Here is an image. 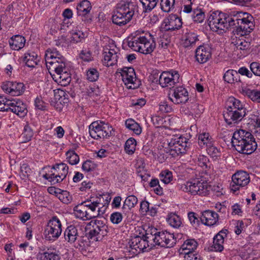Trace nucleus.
Here are the masks:
<instances>
[{
  "label": "nucleus",
  "instance_id": "nucleus-1",
  "mask_svg": "<svg viewBox=\"0 0 260 260\" xmlns=\"http://www.w3.org/2000/svg\"><path fill=\"white\" fill-rule=\"evenodd\" d=\"M232 144L238 152L246 154H251L257 147L252 134L243 129H239L234 133Z\"/></svg>",
  "mask_w": 260,
  "mask_h": 260
},
{
  "label": "nucleus",
  "instance_id": "nucleus-2",
  "mask_svg": "<svg viewBox=\"0 0 260 260\" xmlns=\"http://www.w3.org/2000/svg\"><path fill=\"white\" fill-rule=\"evenodd\" d=\"M143 34L140 31L131 34V49L144 54H150L156 47L155 39L150 33Z\"/></svg>",
  "mask_w": 260,
  "mask_h": 260
},
{
  "label": "nucleus",
  "instance_id": "nucleus-3",
  "mask_svg": "<svg viewBox=\"0 0 260 260\" xmlns=\"http://www.w3.org/2000/svg\"><path fill=\"white\" fill-rule=\"evenodd\" d=\"M253 17L247 13L238 12L233 15V32L234 35L243 37L248 35L253 29L254 25L251 21Z\"/></svg>",
  "mask_w": 260,
  "mask_h": 260
},
{
  "label": "nucleus",
  "instance_id": "nucleus-4",
  "mask_svg": "<svg viewBox=\"0 0 260 260\" xmlns=\"http://www.w3.org/2000/svg\"><path fill=\"white\" fill-rule=\"evenodd\" d=\"M233 15L229 16L221 12H213L209 17L208 23L210 28L213 31H217L218 29H228L233 26Z\"/></svg>",
  "mask_w": 260,
  "mask_h": 260
},
{
  "label": "nucleus",
  "instance_id": "nucleus-5",
  "mask_svg": "<svg viewBox=\"0 0 260 260\" xmlns=\"http://www.w3.org/2000/svg\"><path fill=\"white\" fill-rule=\"evenodd\" d=\"M90 136L93 139H108L114 135L113 128L108 123L102 121H95L89 126Z\"/></svg>",
  "mask_w": 260,
  "mask_h": 260
},
{
  "label": "nucleus",
  "instance_id": "nucleus-6",
  "mask_svg": "<svg viewBox=\"0 0 260 260\" xmlns=\"http://www.w3.org/2000/svg\"><path fill=\"white\" fill-rule=\"evenodd\" d=\"M155 236L150 235L147 237V241L150 242V247H152L156 245L161 247L171 248L172 247L176 242V239L174 235L167 231L159 232Z\"/></svg>",
  "mask_w": 260,
  "mask_h": 260
},
{
  "label": "nucleus",
  "instance_id": "nucleus-7",
  "mask_svg": "<svg viewBox=\"0 0 260 260\" xmlns=\"http://www.w3.org/2000/svg\"><path fill=\"white\" fill-rule=\"evenodd\" d=\"M130 3L127 1H121L116 6L112 17V22L117 25L122 26L126 24L130 20V17H126L130 13Z\"/></svg>",
  "mask_w": 260,
  "mask_h": 260
},
{
  "label": "nucleus",
  "instance_id": "nucleus-8",
  "mask_svg": "<svg viewBox=\"0 0 260 260\" xmlns=\"http://www.w3.org/2000/svg\"><path fill=\"white\" fill-rule=\"evenodd\" d=\"M62 224L56 216H53L48 221L45 231V238L49 241H55L59 238L62 232Z\"/></svg>",
  "mask_w": 260,
  "mask_h": 260
},
{
  "label": "nucleus",
  "instance_id": "nucleus-9",
  "mask_svg": "<svg viewBox=\"0 0 260 260\" xmlns=\"http://www.w3.org/2000/svg\"><path fill=\"white\" fill-rule=\"evenodd\" d=\"M65 58L56 49H48L45 53L46 67L49 72L57 66H60L61 63H66Z\"/></svg>",
  "mask_w": 260,
  "mask_h": 260
},
{
  "label": "nucleus",
  "instance_id": "nucleus-10",
  "mask_svg": "<svg viewBox=\"0 0 260 260\" xmlns=\"http://www.w3.org/2000/svg\"><path fill=\"white\" fill-rule=\"evenodd\" d=\"M232 179L230 187L231 190L234 193L237 191L242 190L250 182L249 174L243 171H237L232 176Z\"/></svg>",
  "mask_w": 260,
  "mask_h": 260
},
{
  "label": "nucleus",
  "instance_id": "nucleus-11",
  "mask_svg": "<svg viewBox=\"0 0 260 260\" xmlns=\"http://www.w3.org/2000/svg\"><path fill=\"white\" fill-rule=\"evenodd\" d=\"M187 143V139L185 137H180L177 139H172L169 143V148L166 152L173 157L185 153L186 151Z\"/></svg>",
  "mask_w": 260,
  "mask_h": 260
},
{
  "label": "nucleus",
  "instance_id": "nucleus-12",
  "mask_svg": "<svg viewBox=\"0 0 260 260\" xmlns=\"http://www.w3.org/2000/svg\"><path fill=\"white\" fill-rule=\"evenodd\" d=\"M142 237L137 234L131 233V254L137 255L150 246V242H148L146 238L143 239Z\"/></svg>",
  "mask_w": 260,
  "mask_h": 260
},
{
  "label": "nucleus",
  "instance_id": "nucleus-13",
  "mask_svg": "<svg viewBox=\"0 0 260 260\" xmlns=\"http://www.w3.org/2000/svg\"><path fill=\"white\" fill-rule=\"evenodd\" d=\"M231 107H227L226 110L223 112V117L226 123L231 125L240 121L245 116L246 110H233Z\"/></svg>",
  "mask_w": 260,
  "mask_h": 260
},
{
  "label": "nucleus",
  "instance_id": "nucleus-14",
  "mask_svg": "<svg viewBox=\"0 0 260 260\" xmlns=\"http://www.w3.org/2000/svg\"><path fill=\"white\" fill-rule=\"evenodd\" d=\"M181 26V19L176 15L170 14L164 20L161 28L165 31H173L178 29Z\"/></svg>",
  "mask_w": 260,
  "mask_h": 260
},
{
  "label": "nucleus",
  "instance_id": "nucleus-15",
  "mask_svg": "<svg viewBox=\"0 0 260 260\" xmlns=\"http://www.w3.org/2000/svg\"><path fill=\"white\" fill-rule=\"evenodd\" d=\"M101 199L96 198L95 200L91 198L82 202L86 209H88L87 211L89 214V215L91 219L98 217L100 214H104V211L101 210L102 208H98V210L96 211V208L99 207Z\"/></svg>",
  "mask_w": 260,
  "mask_h": 260
},
{
  "label": "nucleus",
  "instance_id": "nucleus-16",
  "mask_svg": "<svg viewBox=\"0 0 260 260\" xmlns=\"http://www.w3.org/2000/svg\"><path fill=\"white\" fill-rule=\"evenodd\" d=\"M119 50L117 48H106L103 52L104 59L103 60L104 65L107 67L113 66L117 62L118 58Z\"/></svg>",
  "mask_w": 260,
  "mask_h": 260
},
{
  "label": "nucleus",
  "instance_id": "nucleus-17",
  "mask_svg": "<svg viewBox=\"0 0 260 260\" xmlns=\"http://www.w3.org/2000/svg\"><path fill=\"white\" fill-rule=\"evenodd\" d=\"M52 169L54 170L52 175L53 177L56 179V183L61 182L65 179L69 172L68 166L63 162L55 164L52 167Z\"/></svg>",
  "mask_w": 260,
  "mask_h": 260
},
{
  "label": "nucleus",
  "instance_id": "nucleus-18",
  "mask_svg": "<svg viewBox=\"0 0 260 260\" xmlns=\"http://www.w3.org/2000/svg\"><path fill=\"white\" fill-rule=\"evenodd\" d=\"M172 97H169L170 100L176 104L185 103L188 100V92L182 87H178L174 90Z\"/></svg>",
  "mask_w": 260,
  "mask_h": 260
},
{
  "label": "nucleus",
  "instance_id": "nucleus-19",
  "mask_svg": "<svg viewBox=\"0 0 260 260\" xmlns=\"http://www.w3.org/2000/svg\"><path fill=\"white\" fill-rule=\"evenodd\" d=\"M203 223L207 225H213L218 220V215L216 212L211 210H206L202 213L200 217Z\"/></svg>",
  "mask_w": 260,
  "mask_h": 260
},
{
  "label": "nucleus",
  "instance_id": "nucleus-20",
  "mask_svg": "<svg viewBox=\"0 0 260 260\" xmlns=\"http://www.w3.org/2000/svg\"><path fill=\"white\" fill-rule=\"evenodd\" d=\"M12 106H10L9 110L20 117H24L27 113L26 105L20 100H12Z\"/></svg>",
  "mask_w": 260,
  "mask_h": 260
},
{
  "label": "nucleus",
  "instance_id": "nucleus-21",
  "mask_svg": "<svg viewBox=\"0 0 260 260\" xmlns=\"http://www.w3.org/2000/svg\"><path fill=\"white\" fill-rule=\"evenodd\" d=\"M190 193L192 194L205 196L207 194V184L204 182H201L198 180H196L193 182H190Z\"/></svg>",
  "mask_w": 260,
  "mask_h": 260
},
{
  "label": "nucleus",
  "instance_id": "nucleus-22",
  "mask_svg": "<svg viewBox=\"0 0 260 260\" xmlns=\"http://www.w3.org/2000/svg\"><path fill=\"white\" fill-rule=\"evenodd\" d=\"M211 53L210 49L208 47L200 45L196 51V57L197 60L200 63L207 62L211 57Z\"/></svg>",
  "mask_w": 260,
  "mask_h": 260
},
{
  "label": "nucleus",
  "instance_id": "nucleus-23",
  "mask_svg": "<svg viewBox=\"0 0 260 260\" xmlns=\"http://www.w3.org/2000/svg\"><path fill=\"white\" fill-rule=\"evenodd\" d=\"M198 246L197 242L193 239L186 240L179 249L180 256L186 255L188 252H194Z\"/></svg>",
  "mask_w": 260,
  "mask_h": 260
},
{
  "label": "nucleus",
  "instance_id": "nucleus-24",
  "mask_svg": "<svg viewBox=\"0 0 260 260\" xmlns=\"http://www.w3.org/2000/svg\"><path fill=\"white\" fill-rule=\"evenodd\" d=\"M73 211L75 216L83 220L90 219L89 213L87 211L85 206L82 202L80 204L75 206L73 208Z\"/></svg>",
  "mask_w": 260,
  "mask_h": 260
},
{
  "label": "nucleus",
  "instance_id": "nucleus-25",
  "mask_svg": "<svg viewBox=\"0 0 260 260\" xmlns=\"http://www.w3.org/2000/svg\"><path fill=\"white\" fill-rule=\"evenodd\" d=\"M78 236V229L73 225L68 226L64 232L65 240L71 243L75 242Z\"/></svg>",
  "mask_w": 260,
  "mask_h": 260
},
{
  "label": "nucleus",
  "instance_id": "nucleus-26",
  "mask_svg": "<svg viewBox=\"0 0 260 260\" xmlns=\"http://www.w3.org/2000/svg\"><path fill=\"white\" fill-rule=\"evenodd\" d=\"M23 61L28 67L34 68L39 61V56L35 52L28 51L24 54Z\"/></svg>",
  "mask_w": 260,
  "mask_h": 260
},
{
  "label": "nucleus",
  "instance_id": "nucleus-27",
  "mask_svg": "<svg viewBox=\"0 0 260 260\" xmlns=\"http://www.w3.org/2000/svg\"><path fill=\"white\" fill-rule=\"evenodd\" d=\"M140 216L133 214L131 216V226L134 225V229L131 230L132 233L137 234L138 235H142L143 237L144 229L142 227V222L140 221Z\"/></svg>",
  "mask_w": 260,
  "mask_h": 260
},
{
  "label": "nucleus",
  "instance_id": "nucleus-28",
  "mask_svg": "<svg viewBox=\"0 0 260 260\" xmlns=\"http://www.w3.org/2000/svg\"><path fill=\"white\" fill-rule=\"evenodd\" d=\"M25 39L20 35L12 37L9 41V45L12 49L19 50L22 48L25 45Z\"/></svg>",
  "mask_w": 260,
  "mask_h": 260
},
{
  "label": "nucleus",
  "instance_id": "nucleus-29",
  "mask_svg": "<svg viewBox=\"0 0 260 260\" xmlns=\"http://www.w3.org/2000/svg\"><path fill=\"white\" fill-rule=\"evenodd\" d=\"M88 225L95 229L99 232V234L102 236H105L107 234L108 227L102 220H92Z\"/></svg>",
  "mask_w": 260,
  "mask_h": 260
},
{
  "label": "nucleus",
  "instance_id": "nucleus-30",
  "mask_svg": "<svg viewBox=\"0 0 260 260\" xmlns=\"http://www.w3.org/2000/svg\"><path fill=\"white\" fill-rule=\"evenodd\" d=\"M91 5L89 1L83 0L77 6V14L79 16H85L90 12Z\"/></svg>",
  "mask_w": 260,
  "mask_h": 260
},
{
  "label": "nucleus",
  "instance_id": "nucleus-31",
  "mask_svg": "<svg viewBox=\"0 0 260 260\" xmlns=\"http://www.w3.org/2000/svg\"><path fill=\"white\" fill-rule=\"evenodd\" d=\"M58 74H53L52 77L53 80L61 86H66L69 84L71 81V75L69 72H67L64 74H61L59 76Z\"/></svg>",
  "mask_w": 260,
  "mask_h": 260
},
{
  "label": "nucleus",
  "instance_id": "nucleus-32",
  "mask_svg": "<svg viewBox=\"0 0 260 260\" xmlns=\"http://www.w3.org/2000/svg\"><path fill=\"white\" fill-rule=\"evenodd\" d=\"M53 250L54 248H48L47 251L40 253V260H60L59 252L56 250L53 251Z\"/></svg>",
  "mask_w": 260,
  "mask_h": 260
},
{
  "label": "nucleus",
  "instance_id": "nucleus-33",
  "mask_svg": "<svg viewBox=\"0 0 260 260\" xmlns=\"http://www.w3.org/2000/svg\"><path fill=\"white\" fill-rule=\"evenodd\" d=\"M222 234H225V233L220 232L218 233L213 238V244L212 247L216 251L221 252L223 249V243L224 242V237Z\"/></svg>",
  "mask_w": 260,
  "mask_h": 260
},
{
  "label": "nucleus",
  "instance_id": "nucleus-34",
  "mask_svg": "<svg viewBox=\"0 0 260 260\" xmlns=\"http://www.w3.org/2000/svg\"><path fill=\"white\" fill-rule=\"evenodd\" d=\"M171 76H172L171 73L167 72H164L159 75V84L161 87H173V83H172Z\"/></svg>",
  "mask_w": 260,
  "mask_h": 260
},
{
  "label": "nucleus",
  "instance_id": "nucleus-35",
  "mask_svg": "<svg viewBox=\"0 0 260 260\" xmlns=\"http://www.w3.org/2000/svg\"><path fill=\"white\" fill-rule=\"evenodd\" d=\"M242 93L247 95L252 101L260 103V91L256 90H251L248 88L242 89Z\"/></svg>",
  "mask_w": 260,
  "mask_h": 260
},
{
  "label": "nucleus",
  "instance_id": "nucleus-36",
  "mask_svg": "<svg viewBox=\"0 0 260 260\" xmlns=\"http://www.w3.org/2000/svg\"><path fill=\"white\" fill-rule=\"evenodd\" d=\"M34 135L33 130L30 125L26 123L24 127L23 133L21 135V138L22 143H26L29 141Z\"/></svg>",
  "mask_w": 260,
  "mask_h": 260
},
{
  "label": "nucleus",
  "instance_id": "nucleus-37",
  "mask_svg": "<svg viewBox=\"0 0 260 260\" xmlns=\"http://www.w3.org/2000/svg\"><path fill=\"white\" fill-rule=\"evenodd\" d=\"M226 105L228 107L230 106L231 107V109H233V110H246V109L244 108L241 101L234 97H230L229 98Z\"/></svg>",
  "mask_w": 260,
  "mask_h": 260
},
{
  "label": "nucleus",
  "instance_id": "nucleus-38",
  "mask_svg": "<svg viewBox=\"0 0 260 260\" xmlns=\"http://www.w3.org/2000/svg\"><path fill=\"white\" fill-rule=\"evenodd\" d=\"M130 68L124 67L118 69L121 74L122 80L127 89H130V75H129V69Z\"/></svg>",
  "mask_w": 260,
  "mask_h": 260
},
{
  "label": "nucleus",
  "instance_id": "nucleus-39",
  "mask_svg": "<svg viewBox=\"0 0 260 260\" xmlns=\"http://www.w3.org/2000/svg\"><path fill=\"white\" fill-rule=\"evenodd\" d=\"M11 95L18 96L22 94L25 90V86L23 83L13 82Z\"/></svg>",
  "mask_w": 260,
  "mask_h": 260
},
{
  "label": "nucleus",
  "instance_id": "nucleus-40",
  "mask_svg": "<svg viewBox=\"0 0 260 260\" xmlns=\"http://www.w3.org/2000/svg\"><path fill=\"white\" fill-rule=\"evenodd\" d=\"M167 221L171 226L175 228L180 227L182 223L180 217L176 214L173 213H171L168 215Z\"/></svg>",
  "mask_w": 260,
  "mask_h": 260
},
{
  "label": "nucleus",
  "instance_id": "nucleus-41",
  "mask_svg": "<svg viewBox=\"0 0 260 260\" xmlns=\"http://www.w3.org/2000/svg\"><path fill=\"white\" fill-rule=\"evenodd\" d=\"M135 167L138 175L140 176L142 180H145V178H144L145 176L144 174H145V172L144 170V163L143 160L141 158L136 160Z\"/></svg>",
  "mask_w": 260,
  "mask_h": 260
},
{
  "label": "nucleus",
  "instance_id": "nucleus-42",
  "mask_svg": "<svg viewBox=\"0 0 260 260\" xmlns=\"http://www.w3.org/2000/svg\"><path fill=\"white\" fill-rule=\"evenodd\" d=\"M67 159L72 165H76L79 161V156L74 150H69L66 152Z\"/></svg>",
  "mask_w": 260,
  "mask_h": 260
},
{
  "label": "nucleus",
  "instance_id": "nucleus-43",
  "mask_svg": "<svg viewBox=\"0 0 260 260\" xmlns=\"http://www.w3.org/2000/svg\"><path fill=\"white\" fill-rule=\"evenodd\" d=\"M131 70H132L131 72L132 73L131 75V89H135L140 87L141 85V81L138 77L137 76L134 69L131 68Z\"/></svg>",
  "mask_w": 260,
  "mask_h": 260
},
{
  "label": "nucleus",
  "instance_id": "nucleus-44",
  "mask_svg": "<svg viewBox=\"0 0 260 260\" xmlns=\"http://www.w3.org/2000/svg\"><path fill=\"white\" fill-rule=\"evenodd\" d=\"M159 177L160 180L165 184H168L172 180V173L168 170L162 171L159 174Z\"/></svg>",
  "mask_w": 260,
  "mask_h": 260
},
{
  "label": "nucleus",
  "instance_id": "nucleus-45",
  "mask_svg": "<svg viewBox=\"0 0 260 260\" xmlns=\"http://www.w3.org/2000/svg\"><path fill=\"white\" fill-rule=\"evenodd\" d=\"M87 79L90 82H94L99 77L98 71L94 68H90L86 72Z\"/></svg>",
  "mask_w": 260,
  "mask_h": 260
},
{
  "label": "nucleus",
  "instance_id": "nucleus-46",
  "mask_svg": "<svg viewBox=\"0 0 260 260\" xmlns=\"http://www.w3.org/2000/svg\"><path fill=\"white\" fill-rule=\"evenodd\" d=\"M12 103V100L0 96V111H9Z\"/></svg>",
  "mask_w": 260,
  "mask_h": 260
},
{
  "label": "nucleus",
  "instance_id": "nucleus-47",
  "mask_svg": "<svg viewBox=\"0 0 260 260\" xmlns=\"http://www.w3.org/2000/svg\"><path fill=\"white\" fill-rule=\"evenodd\" d=\"M175 0H161L160 5L161 10L165 12H169L173 8Z\"/></svg>",
  "mask_w": 260,
  "mask_h": 260
},
{
  "label": "nucleus",
  "instance_id": "nucleus-48",
  "mask_svg": "<svg viewBox=\"0 0 260 260\" xmlns=\"http://www.w3.org/2000/svg\"><path fill=\"white\" fill-rule=\"evenodd\" d=\"M59 200L64 204H69L72 200V197L70 196L69 192L66 190H61L57 194Z\"/></svg>",
  "mask_w": 260,
  "mask_h": 260
},
{
  "label": "nucleus",
  "instance_id": "nucleus-49",
  "mask_svg": "<svg viewBox=\"0 0 260 260\" xmlns=\"http://www.w3.org/2000/svg\"><path fill=\"white\" fill-rule=\"evenodd\" d=\"M238 76V73L237 71L233 70H229L227 71L224 76V80L229 83H234V77L235 76Z\"/></svg>",
  "mask_w": 260,
  "mask_h": 260
},
{
  "label": "nucleus",
  "instance_id": "nucleus-50",
  "mask_svg": "<svg viewBox=\"0 0 260 260\" xmlns=\"http://www.w3.org/2000/svg\"><path fill=\"white\" fill-rule=\"evenodd\" d=\"M198 36L192 32H188L187 35L186 39L185 40V44L186 46H188L189 45H192L194 44L198 40Z\"/></svg>",
  "mask_w": 260,
  "mask_h": 260
},
{
  "label": "nucleus",
  "instance_id": "nucleus-51",
  "mask_svg": "<svg viewBox=\"0 0 260 260\" xmlns=\"http://www.w3.org/2000/svg\"><path fill=\"white\" fill-rule=\"evenodd\" d=\"M210 136L208 133H203L199 136V144L201 146L206 145V147L208 145L212 143L211 139L209 138Z\"/></svg>",
  "mask_w": 260,
  "mask_h": 260
},
{
  "label": "nucleus",
  "instance_id": "nucleus-52",
  "mask_svg": "<svg viewBox=\"0 0 260 260\" xmlns=\"http://www.w3.org/2000/svg\"><path fill=\"white\" fill-rule=\"evenodd\" d=\"M71 41L74 43H78L81 41L84 38V34L80 30H72Z\"/></svg>",
  "mask_w": 260,
  "mask_h": 260
},
{
  "label": "nucleus",
  "instance_id": "nucleus-53",
  "mask_svg": "<svg viewBox=\"0 0 260 260\" xmlns=\"http://www.w3.org/2000/svg\"><path fill=\"white\" fill-rule=\"evenodd\" d=\"M87 236L89 239H93V240L96 241L101 240L104 237L99 235V232L93 228H92L90 230L88 233L87 234Z\"/></svg>",
  "mask_w": 260,
  "mask_h": 260
},
{
  "label": "nucleus",
  "instance_id": "nucleus-54",
  "mask_svg": "<svg viewBox=\"0 0 260 260\" xmlns=\"http://www.w3.org/2000/svg\"><path fill=\"white\" fill-rule=\"evenodd\" d=\"M96 167L97 165L93 161L88 159L83 162L82 168L86 172H90L94 170Z\"/></svg>",
  "mask_w": 260,
  "mask_h": 260
},
{
  "label": "nucleus",
  "instance_id": "nucleus-55",
  "mask_svg": "<svg viewBox=\"0 0 260 260\" xmlns=\"http://www.w3.org/2000/svg\"><path fill=\"white\" fill-rule=\"evenodd\" d=\"M55 72L54 74H58V75L59 76L61 74L67 73V72H69V70L67 67L66 63L62 64L61 63L60 66H58L56 67V68H54V69H53L52 71H50L49 73L51 74V72Z\"/></svg>",
  "mask_w": 260,
  "mask_h": 260
},
{
  "label": "nucleus",
  "instance_id": "nucleus-56",
  "mask_svg": "<svg viewBox=\"0 0 260 260\" xmlns=\"http://www.w3.org/2000/svg\"><path fill=\"white\" fill-rule=\"evenodd\" d=\"M193 19L194 21L201 23L205 19V15L201 10H196L193 12Z\"/></svg>",
  "mask_w": 260,
  "mask_h": 260
},
{
  "label": "nucleus",
  "instance_id": "nucleus-57",
  "mask_svg": "<svg viewBox=\"0 0 260 260\" xmlns=\"http://www.w3.org/2000/svg\"><path fill=\"white\" fill-rule=\"evenodd\" d=\"M158 0H145L143 2V8L145 9V12L147 10L151 11L156 5Z\"/></svg>",
  "mask_w": 260,
  "mask_h": 260
},
{
  "label": "nucleus",
  "instance_id": "nucleus-58",
  "mask_svg": "<svg viewBox=\"0 0 260 260\" xmlns=\"http://www.w3.org/2000/svg\"><path fill=\"white\" fill-rule=\"evenodd\" d=\"M237 48L241 50H246L250 48V43L245 40H239L236 43Z\"/></svg>",
  "mask_w": 260,
  "mask_h": 260
},
{
  "label": "nucleus",
  "instance_id": "nucleus-59",
  "mask_svg": "<svg viewBox=\"0 0 260 260\" xmlns=\"http://www.w3.org/2000/svg\"><path fill=\"white\" fill-rule=\"evenodd\" d=\"M146 104V100L143 98L136 99L134 97L131 100V106L141 108Z\"/></svg>",
  "mask_w": 260,
  "mask_h": 260
},
{
  "label": "nucleus",
  "instance_id": "nucleus-60",
  "mask_svg": "<svg viewBox=\"0 0 260 260\" xmlns=\"http://www.w3.org/2000/svg\"><path fill=\"white\" fill-rule=\"evenodd\" d=\"M20 172L24 177H28L30 175L31 170L27 164L24 163L20 166Z\"/></svg>",
  "mask_w": 260,
  "mask_h": 260
},
{
  "label": "nucleus",
  "instance_id": "nucleus-61",
  "mask_svg": "<svg viewBox=\"0 0 260 260\" xmlns=\"http://www.w3.org/2000/svg\"><path fill=\"white\" fill-rule=\"evenodd\" d=\"M198 165L202 168L207 169L208 167V164L209 162L208 158L203 155H200L198 158Z\"/></svg>",
  "mask_w": 260,
  "mask_h": 260
},
{
  "label": "nucleus",
  "instance_id": "nucleus-62",
  "mask_svg": "<svg viewBox=\"0 0 260 260\" xmlns=\"http://www.w3.org/2000/svg\"><path fill=\"white\" fill-rule=\"evenodd\" d=\"M131 131L137 135H139L142 133V127L139 123L131 118Z\"/></svg>",
  "mask_w": 260,
  "mask_h": 260
},
{
  "label": "nucleus",
  "instance_id": "nucleus-63",
  "mask_svg": "<svg viewBox=\"0 0 260 260\" xmlns=\"http://www.w3.org/2000/svg\"><path fill=\"white\" fill-rule=\"evenodd\" d=\"M206 150L208 153L213 157L217 156L219 153V150L211 143L207 146Z\"/></svg>",
  "mask_w": 260,
  "mask_h": 260
},
{
  "label": "nucleus",
  "instance_id": "nucleus-64",
  "mask_svg": "<svg viewBox=\"0 0 260 260\" xmlns=\"http://www.w3.org/2000/svg\"><path fill=\"white\" fill-rule=\"evenodd\" d=\"M250 68L255 75L260 76V63L253 62L250 64Z\"/></svg>",
  "mask_w": 260,
  "mask_h": 260
}]
</instances>
